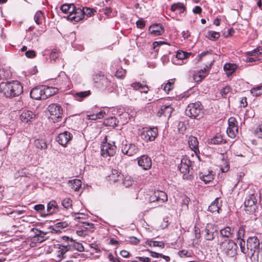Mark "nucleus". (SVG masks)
<instances>
[{
	"label": "nucleus",
	"mask_w": 262,
	"mask_h": 262,
	"mask_svg": "<svg viewBox=\"0 0 262 262\" xmlns=\"http://www.w3.org/2000/svg\"><path fill=\"white\" fill-rule=\"evenodd\" d=\"M1 92L7 97H13L20 95L23 91V88L20 82L13 81L0 84Z\"/></svg>",
	"instance_id": "obj_1"
},
{
	"label": "nucleus",
	"mask_w": 262,
	"mask_h": 262,
	"mask_svg": "<svg viewBox=\"0 0 262 262\" xmlns=\"http://www.w3.org/2000/svg\"><path fill=\"white\" fill-rule=\"evenodd\" d=\"M203 106L200 102L188 104L185 110V114L190 118H196L203 116Z\"/></svg>",
	"instance_id": "obj_2"
},
{
	"label": "nucleus",
	"mask_w": 262,
	"mask_h": 262,
	"mask_svg": "<svg viewBox=\"0 0 262 262\" xmlns=\"http://www.w3.org/2000/svg\"><path fill=\"white\" fill-rule=\"evenodd\" d=\"M237 245L231 239H225L221 244V249L227 256L233 257L236 253Z\"/></svg>",
	"instance_id": "obj_3"
},
{
	"label": "nucleus",
	"mask_w": 262,
	"mask_h": 262,
	"mask_svg": "<svg viewBox=\"0 0 262 262\" xmlns=\"http://www.w3.org/2000/svg\"><path fill=\"white\" fill-rule=\"evenodd\" d=\"M48 109L50 113V118L53 122L59 121L62 115V109L60 105L53 103L49 105Z\"/></svg>",
	"instance_id": "obj_4"
},
{
	"label": "nucleus",
	"mask_w": 262,
	"mask_h": 262,
	"mask_svg": "<svg viewBox=\"0 0 262 262\" xmlns=\"http://www.w3.org/2000/svg\"><path fill=\"white\" fill-rule=\"evenodd\" d=\"M158 135V129L156 127L149 129H143L141 133V138L144 141H154Z\"/></svg>",
	"instance_id": "obj_5"
},
{
	"label": "nucleus",
	"mask_w": 262,
	"mask_h": 262,
	"mask_svg": "<svg viewBox=\"0 0 262 262\" xmlns=\"http://www.w3.org/2000/svg\"><path fill=\"white\" fill-rule=\"evenodd\" d=\"M116 147L114 144L104 143L101 146V155L105 158L113 156L116 152Z\"/></svg>",
	"instance_id": "obj_6"
},
{
	"label": "nucleus",
	"mask_w": 262,
	"mask_h": 262,
	"mask_svg": "<svg viewBox=\"0 0 262 262\" xmlns=\"http://www.w3.org/2000/svg\"><path fill=\"white\" fill-rule=\"evenodd\" d=\"M138 165L142 167L144 170H147L149 169L152 165L151 160L147 155H142L138 159Z\"/></svg>",
	"instance_id": "obj_7"
},
{
	"label": "nucleus",
	"mask_w": 262,
	"mask_h": 262,
	"mask_svg": "<svg viewBox=\"0 0 262 262\" xmlns=\"http://www.w3.org/2000/svg\"><path fill=\"white\" fill-rule=\"evenodd\" d=\"M191 164V162L187 157H184L181 159L178 167L180 172L183 173L184 177L189 172Z\"/></svg>",
	"instance_id": "obj_8"
},
{
	"label": "nucleus",
	"mask_w": 262,
	"mask_h": 262,
	"mask_svg": "<svg viewBox=\"0 0 262 262\" xmlns=\"http://www.w3.org/2000/svg\"><path fill=\"white\" fill-rule=\"evenodd\" d=\"M67 17L68 19L78 22L84 17V12L81 9H76L75 7L74 11L71 12L70 14H68Z\"/></svg>",
	"instance_id": "obj_9"
},
{
	"label": "nucleus",
	"mask_w": 262,
	"mask_h": 262,
	"mask_svg": "<svg viewBox=\"0 0 262 262\" xmlns=\"http://www.w3.org/2000/svg\"><path fill=\"white\" fill-rule=\"evenodd\" d=\"M36 115L30 111H24L20 115V120L24 123L32 122L35 118Z\"/></svg>",
	"instance_id": "obj_10"
},
{
	"label": "nucleus",
	"mask_w": 262,
	"mask_h": 262,
	"mask_svg": "<svg viewBox=\"0 0 262 262\" xmlns=\"http://www.w3.org/2000/svg\"><path fill=\"white\" fill-rule=\"evenodd\" d=\"M72 135L67 131L59 134L57 141L62 146H66L67 143L71 140Z\"/></svg>",
	"instance_id": "obj_11"
},
{
	"label": "nucleus",
	"mask_w": 262,
	"mask_h": 262,
	"mask_svg": "<svg viewBox=\"0 0 262 262\" xmlns=\"http://www.w3.org/2000/svg\"><path fill=\"white\" fill-rule=\"evenodd\" d=\"M43 87L42 85L36 87L31 91L30 96L35 100L43 99Z\"/></svg>",
	"instance_id": "obj_12"
},
{
	"label": "nucleus",
	"mask_w": 262,
	"mask_h": 262,
	"mask_svg": "<svg viewBox=\"0 0 262 262\" xmlns=\"http://www.w3.org/2000/svg\"><path fill=\"white\" fill-rule=\"evenodd\" d=\"M247 246L248 249L256 251L259 248V239L255 236L249 237L247 240Z\"/></svg>",
	"instance_id": "obj_13"
},
{
	"label": "nucleus",
	"mask_w": 262,
	"mask_h": 262,
	"mask_svg": "<svg viewBox=\"0 0 262 262\" xmlns=\"http://www.w3.org/2000/svg\"><path fill=\"white\" fill-rule=\"evenodd\" d=\"M172 111L173 108L170 105H163L158 112L157 115L159 117L164 116L165 117L169 118Z\"/></svg>",
	"instance_id": "obj_14"
},
{
	"label": "nucleus",
	"mask_w": 262,
	"mask_h": 262,
	"mask_svg": "<svg viewBox=\"0 0 262 262\" xmlns=\"http://www.w3.org/2000/svg\"><path fill=\"white\" fill-rule=\"evenodd\" d=\"M43 87V99H46L49 97L56 94L58 91V89L55 87L47 86L42 85Z\"/></svg>",
	"instance_id": "obj_15"
},
{
	"label": "nucleus",
	"mask_w": 262,
	"mask_h": 262,
	"mask_svg": "<svg viewBox=\"0 0 262 262\" xmlns=\"http://www.w3.org/2000/svg\"><path fill=\"white\" fill-rule=\"evenodd\" d=\"M188 142L189 147L192 151L194 152L195 154H197L198 152H199L198 147L199 142L196 138L193 136L189 137Z\"/></svg>",
	"instance_id": "obj_16"
},
{
	"label": "nucleus",
	"mask_w": 262,
	"mask_h": 262,
	"mask_svg": "<svg viewBox=\"0 0 262 262\" xmlns=\"http://www.w3.org/2000/svg\"><path fill=\"white\" fill-rule=\"evenodd\" d=\"M122 152L129 156H131L137 152L138 149L136 146L133 144L125 145L122 148Z\"/></svg>",
	"instance_id": "obj_17"
},
{
	"label": "nucleus",
	"mask_w": 262,
	"mask_h": 262,
	"mask_svg": "<svg viewBox=\"0 0 262 262\" xmlns=\"http://www.w3.org/2000/svg\"><path fill=\"white\" fill-rule=\"evenodd\" d=\"M199 176L200 179L206 184L212 181L214 179V174L212 171L201 172Z\"/></svg>",
	"instance_id": "obj_18"
},
{
	"label": "nucleus",
	"mask_w": 262,
	"mask_h": 262,
	"mask_svg": "<svg viewBox=\"0 0 262 262\" xmlns=\"http://www.w3.org/2000/svg\"><path fill=\"white\" fill-rule=\"evenodd\" d=\"M132 88L136 91H139L141 93L147 94L149 91L146 84H142L139 82H135L131 84Z\"/></svg>",
	"instance_id": "obj_19"
},
{
	"label": "nucleus",
	"mask_w": 262,
	"mask_h": 262,
	"mask_svg": "<svg viewBox=\"0 0 262 262\" xmlns=\"http://www.w3.org/2000/svg\"><path fill=\"white\" fill-rule=\"evenodd\" d=\"M155 198H156L157 202L162 203L167 201L166 193L162 191L157 190L155 191Z\"/></svg>",
	"instance_id": "obj_20"
},
{
	"label": "nucleus",
	"mask_w": 262,
	"mask_h": 262,
	"mask_svg": "<svg viewBox=\"0 0 262 262\" xmlns=\"http://www.w3.org/2000/svg\"><path fill=\"white\" fill-rule=\"evenodd\" d=\"M48 214H52L58 211V206L54 200L51 201L47 205Z\"/></svg>",
	"instance_id": "obj_21"
},
{
	"label": "nucleus",
	"mask_w": 262,
	"mask_h": 262,
	"mask_svg": "<svg viewBox=\"0 0 262 262\" xmlns=\"http://www.w3.org/2000/svg\"><path fill=\"white\" fill-rule=\"evenodd\" d=\"M149 31L151 34L155 36H159L163 33V28L162 26L158 24H155L150 27Z\"/></svg>",
	"instance_id": "obj_22"
},
{
	"label": "nucleus",
	"mask_w": 262,
	"mask_h": 262,
	"mask_svg": "<svg viewBox=\"0 0 262 262\" xmlns=\"http://www.w3.org/2000/svg\"><path fill=\"white\" fill-rule=\"evenodd\" d=\"M221 206V203H219V199L216 198L208 207V211L211 212H216L219 213V210L220 209Z\"/></svg>",
	"instance_id": "obj_23"
},
{
	"label": "nucleus",
	"mask_w": 262,
	"mask_h": 262,
	"mask_svg": "<svg viewBox=\"0 0 262 262\" xmlns=\"http://www.w3.org/2000/svg\"><path fill=\"white\" fill-rule=\"evenodd\" d=\"M220 235L223 237L230 238L232 237L233 234V230H232L230 227L227 226L220 230Z\"/></svg>",
	"instance_id": "obj_24"
},
{
	"label": "nucleus",
	"mask_w": 262,
	"mask_h": 262,
	"mask_svg": "<svg viewBox=\"0 0 262 262\" xmlns=\"http://www.w3.org/2000/svg\"><path fill=\"white\" fill-rule=\"evenodd\" d=\"M245 206L246 211H253L255 209V204L252 198L249 199L245 201Z\"/></svg>",
	"instance_id": "obj_25"
},
{
	"label": "nucleus",
	"mask_w": 262,
	"mask_h": 262,
	"mask_svg": "<svg viewBox=\"0 0 262 262\" xmlns=\"http://www.w3.org/2000/svg\"><path fill=\"white\" fill-rule=\"evenodd\" d=\"M185 10V8L184 5L181 3H177L173 4L171 6V10L172 11H178V12L181 14L184 12Z\"/></svg>",
	"instance_id": "obj_26"
},
{
	"label": "nucleus",
	"mask_w": 262,
	"mask_h": 262,
	"mask_svg": "<svg viewBox=\"0 0 262 262\" xmlns=\"http://www.w3.org/2000/svg\"><path fill=\"white\" fill-rule=\"evenodd\" d=\"M91 94L90 91L80 92L75 93L74 97L77 101H81L84 98L89 96Z\"/></svg>",
	"instance_id": "obj_27"
},
{
	"label": "nucleus",
	"mask_w": 262,
	"mask_h": 262,
	"mask_svg": "<svg viewBox=\"0 0 262 262\" xmlns=\"http://www.w3.org/2000/svg\"><path fill=\"white\" fill-rule=\"evenodd\" d=\"M68 183L71 184V188L74 191L78 190L82 185L81 181L78 179L69 180Z\"/></svg>",
	"instance_id": "obj_28"
},
{
	"label": "nucleus",
	"mask_w": 262,
	"mask_h": 262,
	"mask_svg": "<svg viewBox=\"0 0 262 262\" xmlns=\"http://www.w3.org/2000/svg\"><path fill=\"white\" fill-rule=\"evenodd\" d=\"M237 132V126H228L227 129V134L228 136L231 138H235Z\"/></svg>",
	"instance_id": "obj_29"
},
{
	"label": "nucleus",
	"mask_w": 262,
	"mask_h": 262,
	"mask_svg": "<svg viewBox=\"0 0 262 262\" xmlns=\"http://www.w3.org/2000/svg\"><path fill=\"white\" fill-rule=\"evenodd\" d=\"M60 9L63 12L70 14L71 12L74 11L75 6L73 4H64L61 6Z\"/></svg>",
	"instance_id": "obj_30"
},
{
	"label": "nucleus",
	"mask_w": 262,
	"mask_h": 262,
	"mask_svg": "<svg viewBox=\"0 0 262 262\" xmlns=\"http://www.w3.org/2000/svg\"><path fill=\"white\" fill-rule=\"evenodd\" d=\"M35 146L40 149H46L47 148V144L43 140H35L34 141Z\"/></svg>",
	"instance_id": "obj_31"
},
{
	"label": "nucleus",
	"mask_w": 262,
	"mask_h": 262,
	"mask_svg": "<svg viewBox=\"0 0 262 262\" xmlns=\"http://www.w3.org/2000/svg\"><path fill=\"white\" fill-rule=\"evenodd\" d=\"M211 226V225H208L204 230L205 238L206 239L209 241H211L214 238L213 233L212 231H210L209 229L210 226Z\"/></svg>",
	"instance_id": "obj_32"
},
{
	"label": "nucleus",
	"mask_w": 262,
	"mask_h": 262,
	"mask_svg": "<svg viewBox=\"0 0 262 262\" xmlns=\"http://www.w3.org/2000/svg\"><path fill=\"white\" fill-rule=\"evenodd\" d=\"M224 70L228 71L227 75H231L233 72H234L236 69V65L232 63H226L224 66Z\"/></svg>",
	"instance_id": "obj_33"
},
{
	"label": "nucleus",
	"mask_w": 262,
	"mask_h": 262,
	"mask_svg": "<svg viewBox=\"0 0 262 262\" xmlns=\"http://www.w3.org/2000/svg\"><path fill=\"white\" fill-rule=\"evenodd\" d=\"M35 23L37 25H40L42 23V20L44 19V16L42 12L41 11H38L36 12L34 17Z\"/></svg>",
	"instance_id": "obj_34"
},
{
	"label": "nucleus",
	"mask_w": 262,
	"mask_h": 262,
	"mask_svg": "<svg viewBox=\"0 0 262 262\" xmlns=\"http://www.w3.org/2000/svg\"><path fill=\"white\" fill-rule=\"evenodd\" d=\"M121 177L119 172L117 170H113L112 174L109 176L110 180L114 182L119 180Z\"/></svg>",
	"instance_id": "obj_35"
},
{
	"label": "nucleus",
	"mask_w": 262,
	"mask_h": 262,
	"mask_svg": "<svg viewBox=\"0 0 262 262\" xmlns=\"http://www.w3.org/2000/svg\"><path fill=\"white\" fill-rule=\"evenodd\" d=\"M174 81V79H171L169 80L167 82V83H166L164 85H162V86H163L164 91L166 93H168L170 91H171L173 88Z\"/></svg>",
	"instance_id": "obj_36"
},
{
	"label": "nucleus",
	"mask_w": 262,
	"mask_h": 262,
	"mask_svg": "<svg viewBox=\"0 0 262 262\" xmlns=\"http://www.w3.org/2000/svg\"><path fill=\"white\" fill-rule=\"evenodd\" d=\"M70 246H60L58 251V256L59 257H64V254L70 249Z\"/></svg>",
	"instance_id": "obj_37"
},
{
	"label": "nucleus",
	"mask_w": 262,
	"mask_h": 262,
	"mask_svg": "<svg viewBox=\"0 0 262 262\" xmlns=\"http://www.w3.org/2000/svg\"><path fill=\"white\" fill-rule=\"evenodd\" d=\"M220 34L219 32L215 31H209L206 35V37L210 40H215L219 38Z\"/></svg>",
	"instance_id": "obj_38"
},
{
	"label": "nucleus",
	"mask_w": 262,
	"mask_h": 262,
	"mask_svg": "<svg viewBox=\"0 0 262 262\" xmlns=\"http://www.w3.org/2000/svg\"><path fill=\"white\" fill-rule=\"evenodd\" d=\"M118 121L115 117H111L107 119L105 121V123L107 125L115 127L117 125Z\"/></svg>",
	"instance_id": "obj_39"
},
{
	"label": "nucleus",
	"mask_w": 262,
	"mask_h": 262,
	"mask_svg": "<svg viewBox=\"0 0 262 262\" xmlns=\"http://www.w3.org/2000/svg\"><path fill=\"white\" fill-rule=\"evenodd\" d=\"M191 54V53H187L182 51H178L176 54V58L179 59H184L188 58Z\"/></svg>",
	"instance_id": "obj_40"
},
{
	"label": "nucleus",
	"mask_w": 262,
	"mask_h": 262,
	"mask_svg": "<svg viewBox=\"0 0 262 262\" xmlns=\"http://www.w3.org/2000/svg\"><path fill=\"white\" fill-rule=\"evenodd\" d=\"M202 72L203 73V70L194 73L193 79L195 81H200L205 77V75L204 74H202Z\"/></svg>",
	"instance_id": "obj_41"
},
{
	"label": "nucleus",
	"mask_w": 262,
	"mask_h": 262,
	"mask_svg": "<svg viewBox=\"0 0 262 262\" xmlns=\"http://www.w3.org/2000/svg\"><path fill=\"white\" fill-rule=\"evenodd\" d=\"M251 93L255 96H258L262 94V85L252 88L251 90Z\"/></svg>",
	"instance_id": "obj_42"
},
{
	"label": "nucleus",
	"mask_w": 262,
	"mask_h": 262,
	"mask_svg": "<svg viewBox=\"0 0 262 262\" xmlns=\"http://www.w3.org/2000/svg\"><path fill=\"white\" fill-rule=\"evenodd\" d=\"M31 231L33 233L34 236L32 237H37V236L40 235H46L47 234V232H45L40 230H38L36 228H32L31 230Z\"/></svg>",
	"instance_id": "obj_43"
},
{
	"label": "nucleus",
	"mask_w": 262,
	"mask_h": 262,
	"mask_svg": "<svg viewBox=\"0 0 262 262\" xmlns=\"http://www.w3.org/2000/svg\"><path fill=\"white\" fill-rule=\"evenodd\" d=\"M62 205L64 208L68 209L72 205V201L70 198H65L62 201Z\"/></svg>",
	"instance_id": "obj_44"
},
{
	"label": "nucleus",
	"mask_w": 262,
	"mask_h": 262,
	"mask_svg": "<svg viewBox=\"0 0 262 262\" xmlns=\"http://www.w3.org/2000/svg\"><path fill=\"white\" fill-rule=\"evenodd\" d=\"M255 135L259 138H262V124L258 125L254 129Z\"/></svg>",
	"instance_id": "obj_45"
},
{
	"label": "nucleus",
	"mask_w": 262,
	"mask_h": 262,
	"mask_svg": "<svg viewBox=\"0 0 262 262\" xmlns=\"http://www.w3.org/2000/svg\"><path fill=\"white\" fill-rule=\"evenodd\" d=\"M230 91L231 88L229 86H226L221 90V94L222 97L226 98Z\"/></svg>",
	"instance_id": "obj_46"
},
{
	"label": "nucleus",
	"mask_w": 262,
	"mask_h": 262,
	"mask_svg": "<svg viewBox=\"0 0 262 262\" xmlns=\"http://www.w3.org/2000/svg\"><path fill=\"white\" fill-rule=\"evenodd\" d=\"M223 141V138L221 135H216L214 138L211 140V142L214 144H218L221 143Z\"/></svg>",
	"instance_id": "obj_47"
},
{
	"label": "nucleus",
	"mask_w": 262,
	"mask_h": 262,
	"mask_svg": "<svg viewBox=\"0 0 262 262\" xmlns=\"http://www.w3.org/2000/svg\"><path fill=\"white\" fill-rule=\"evenodd\" d=\"M73 247L79 252L83 251L84 250L83 246L79 243H74Z\"/></svg>",
	"instance_id": "obj_48"
},
{
	"label": "nucleus",
	"mask_w": 262,
	"mask_h": 262,
	"mask_svg": "<svg viewBox=\"0 0 262 262\" xmlns=\"http://www.w3.org/2000/svg\"><path fill=\"white\" fill-rule=\"evenodd\" d=\"M105 112L103 111H100L96 115H93L91 116V118L90 119L92 120H95L96 119H100L101 118H103L104 117V115H105Z\"/></svg>",
	"instance_id": "obj_49"
},
{
	"label": "nucleus",
	"mask_w": 262,
	"mask_h": 262,
	"mask_svg": "<svg viewBox=\"0 0 262 262\" xmlns=\"http://www.w3.org/2000/svg\"><path fill=\"white\" fill-rule=\"evenodd\" d=\"M46 235H40L39 236H37V237H32V239L33 241H36L38 243H41L43 241H45L47 237H46Z\"/></svg>",
	"instance_id": "obj_50"
},
{
	"label": "nucleus",
	"mask_w": 262,
	"mask_h": 262,
	"mask_svg": "<svg viewBox=\"0 0 262 262\" xmlns=\"http://www.w3.org/2000/svg\"><path fill=\"white\" fill-rule=\"evenodd\" d=\"M82 226L90 231L93 230L94 229V224L92 223H87V222H83L82 223Z\"/></svg>",
	"instance_id": "obj_51"
},
{
	"label": "nucleus",
	"mask_w": 262,
	"mask_h": 262,
	"mask_svg": "<svg viewBox=\"0 0 262 262\" xmlns=\"http://www.w3.org/2000/svg\"><path fill=\"white\" fill-rule=\"evenodd\" d=\"M126 74L125 70L123 69H120V70H118L116 73V76L119 78H123Z\"/></svg>",
	"instance_id": "obj_52"
},
{
	"label": "nucleus",
	"mask_w": 262,
	"mask_h": 262,
	"mask_svg": "<svg viewBox=\"0 0 262 262\" xmlns=\"http://www.w3.org/2000/svg\"><path fill=\"white\" fill-rule=\"evenodd\" d=\"M72 216L76 219H85L86 215L82 213H73Z\"/></svg>",
	"instance_id": "obj_53"
},
{
	"label": "nucleus",
	"mask_w": 262,
	"mask_h": 262,
	"mask_svg": "<svg viewBox=\"0 0 262 262\" xmlns=\"http://www.w3.org/2000/svg\"><path fill=\"white\" fill-rule=\"evenodd\" d=\"M261 54L259 49H254L251 51L247 52V54L249 56H257Z\"/></svg>",
	"instance_id": "obj_54"
},
{
	"label": "nucleus",
	"mask_w": 262,
	"mask_h": 262,
	"mask_svg": "<svg viewBox=\"0 0 262 262\" xmlns=\"http://www.w3.org/2000/svg\"><path fill=\"white\" fill-rule=\"evenodd\" d=\"M245 232V230L243 227H241L237 233V239H242L244 237Z\"/></svg>",
	"instance_id": "obj_55"
},
{
	"label": "nucleus",
	"mask_w": 262,
	"mask_h": 262,
	"mask_svg": "<svg viewBox=\"0 0 262 262\" xmlns=\"http://www.w3.org/2000/svg\"><path fill=\"white\" fill-rule=\"evenodd\" d=\"M188 254H189V253H188V251L185 250H181L178 252V255L181 257H190L191 255Z\"/></svg>",
	"instance_id": "obj_56"
},
{
	"label": "nucleus",
	"mask_w": 262,
	"mask_h": 262,
	"mask_svg": "<svg viewBox=\"0 0 262 262\" xmlns=\"http://www.w3.org/2000/svg\"><path fill=\"white\" fill-rule=\"evenodd\" d=\"M25 55L28 58H33L35 56V52L33 50H29L25 52Z\"/></svg>",
	"instance_id": "obj_57"
},
{
	"label": "nucleus",
	"mask_w": 262,
	"mask_h": 262,
	"mask_svg": "<svg viewBox=\"0 0 262 262\" xmlns=\"http://www.w3.org/2000/svg\"><path fill=\"white\" fill-rule=\"evenodd\" d=\"M236 119L234 117H230L228 120V126H237Z\"/></svg>",
	"instance_id": "obj_58"
},
{
	"label": "nucleus",
	"mask_w": 262,
	"mask_h": 262,
	"mask_svg": "<svg viewBox=\"0 0 262 262\" xmlns=\"http://www.w3.org/2000/svg\"><path fill=\"white\" fill-rule=\"evenodd\" d=\"M229 169V165L228 164V162H224V166H221V170L223 172H226L228 171Z\"/></svg>",
	"instance_id": "obj_59"
},
{
	"label": "nucleus",
	"mask_w": 262,
	"mask_h": 262,
	"mask_svg": "<svg viewBox=\"0 0 262 262\" xmlns=\"http://www.w3.org/2000/svg\"><path fill=\"white\" fill-rule=\"evenodd\" d=\"M82 11L84 12V15L86 14L91 16L93 13V10L88 8L83 9Z\"/></svg>",
	"instance_id": "obj_60"
},
{
	"label": "nucleus",
	"mask_w": 262,
	"mask_h": 262,
	"mask_svg": "<svg viewBox=\"0 0 262 262\" xmlns=\"http://www.w3.org/2000/svg\"><path fill=\"white\" fill-rule=\"evenodd\" d=\"M108 258L110 261L112 262H119L120 260L119 258L115 257L112 254H109L108 255Z\"/></svg>",
	"instance_id": "obj_61"
},
{
	"label": "nucleus",
	"mask_w": 262,
	"mask_h": 262,
	"mask_svg": "<svg viewBox=\"0 0 262 262\" xmlns=\"http://www.w3.org/2000/svg\"><path fill=\"white\" fill-rule=\"evenodd\" d=\"M129 238V242L133 244H135V245L138 244L140 242V240L139 239H138L137 238H136L134 236H131Z\"/></svg>",
	"instance_id": "obj_62"
},
{
	"label": "nucleus",
	"mask_w": 262,
	"mask_h": 262,
	"mask_svg": "<svg viewBox=\"0 0 262 262\" xmlns=\"http://www.w3.org/2000/svg\"><path fill=\"white\" fill-rule=\"evenodd\" d=\"M166 43V42L162 41H155L152 43L153 48L155 49L157 47H160L161 46Z\"/></svg>",
	"instance_id": "obj_63"
},
{
	"label": "nucleus",
	"mask_w": 262,
	"mask_h": 262,
	"mask_svg": "<svg viewBox=\"0 0 262 262\" xmlns=\"http://www.w3.org/2000/svg\"><path fill=\"white\" fill-rule=\"evenodd\" d=\"M137 27L139 28H143L145 26V22L142 19H140L136 22Z\"/></svg>",
	"instance_id": "obj_64"
}]
</instances>
